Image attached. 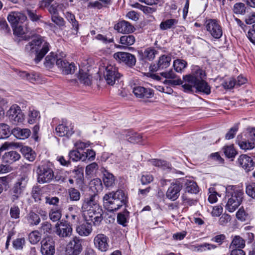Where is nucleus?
Returning <instances> with one entry per match:
<instances>
[{"label":"nucleus","mask_w":255,"mask_h":255,"mask_svg":"<svg viewBox=\"0 0 255 255\" xmlns=\"http://www.w3.org/2000/svg\"><path fill=\"white\" fill-rule=\"evenodd\" d=\"M65 56L64 53H61V58H57L56 65L60 69L62 74H72L74 72L76 66L74 63L68 62L64 58Z\"/></svg>","instance_id":"obj_12"},{"label":"nucleus","mask_w":255,"mask_h":255,"mask_svg":"<svg viewBox=\"0 0 255 255\" xmlns=\"http://www.w3.org/2000/svg\"><path fill=\"white\" fill-rule=\"evenodd\" d=\"M83 240L77 237H74L66 246V255H79L82 251Z\"/></svg>","instance_id":"obj_11"},{"label":"nucleus","mask_w":255,"mask_h":255,"mask_svg":"<svg viewBox=\"0 0 255 255\" xmlns=\"http://www.w3.org/2000/svg\"><path fill=\"white\" fill-rule=\"evenodd\" d=\"M97 196L92 195L85 198L83 202L81 211L85 219L93 222L95 225H98L103 220V210L99 206Z\"/></svg>","instance_id":"obj_1"},{"label":"nucleus","mask_w":255,"mask_h":255,"mask_svg":"<svg viewBox=\"0 0 255 255\" xmlns=\"http://www.w3.org/2000/svg\"><path fill=\"white\" fill-rule=\"evenodd\" d=\"M61 58V54L59 55H55L54 53L51 52L47 55L45 59L44 65L48 68H52L56 63L57 58Z\"/></svg>","instance_id":"obj_34"},{"label":"nucleus","mask_w":255,"mask_h":255,"mask_svg":"<svg viewBox=\"0 0 255 255\" xmlns=\"http://www.w3.org/2000/svg\"><path fill=\"white\" fill-rule=\"evenodd\" d=\"M238 164L247 172L253 170L255 165L252 157L246 154H242L239 157Z\"/></svg>","instance_id":"obj_20"},{"label":"nucleus","mask_w":255,"mask_h":255,"mask_svg":"<svg viewBox=\"0 0 255 255\" xmlns=\"http://www.w3.org/2000/svg\"><path fill=\"white\" fill-rule=\"evenodd\" d=\"M182 188V185L179 182L172 183L166 192L167 198L172 201L176 200L180 195Z\"/></svg>","instance_id":"obj_18"},{"label":"nucleus","mask_w":255,"mask_h":255,"mask_svg":"<svg viewBox=\"0 0 255 255\" xmlns=\"http://www.w3.org/2000/svg\"><path fill=\"white\" fill-rule=\"evenodd\" d=\"M25 244V240L24 238H17L12 242L13 247L15 250H21L23 248Z\"/></svg>","instance_id":"obj_50"},{"label":"nucleus","mask_w":255,"mask_h":255,"mask_svg":"<svg viewBox=\"0 0 255 255\" xmlns=\"http://www.w3.org/2000/svg\"><path fill=\"white\" fill-rule=\"evenodd\" d=\"M82 153H81L77 149L71 150L69 153V157L73 161L82 160Z\"/></svg>","instance_id":"obj_51"},{"label":"nucleus","mask_w":255,"mask_h":255,"mask_svg":"<svg viewBox=\"0 0 255 255\" xmlns=\"http://www.w3.org/2000/svg\"><path fill=\"white\" fill-rule=\"evenodd\" d=\"M246 241L240 236L236 235L233 237L229 246L230 251L234 250H242L245 247Z\"/></svg>","instance_id":"obj_25"},{"label":"nucleus","mask_w":255,"mask_h":255,"mask_svg":"<svg viewBox=\"0 0 255 255\" xmlns=\"http://www.w3.org/2000/svg\"><path fill=\"white\" fill-rule=\"evenodd\" d=\"M61 211L60 209H51L49 213V218L53 222L58 221L61 217Z\"/></svg>","instance_id":"obj_52"},{"label":"nucleus","mask_w":255,"mask_h":255,"mask_svg":"<svg viewBox=\"0 0 255 255\" xmlns=\"http://www.w3.org/2000/svg\"><path fill=\"white\" fill-rule=\"evenodd\" d=\"M238 144L241 149L245 150L252 149L255 147L254 142L251 141L249 139H244L239 141Z\"/></svg>","instance_id":"obj_44"},{"label":"nucleus","mask_w":255,"mask_h":255,"mask_svg":"<svg viewBox=\"0 0 255 255\" xmlns=\"http://www.w3.org/2000/svg\"><path fill=\"white\" fill-rule=\"evenodd\" d=\"M178 23V20L172 18L162 21L160 24V28L162 30L174 28Z\"/></svg>","instance_id":"obj_33"},{"label":"nucleus","mask_w":255,"mask_h":255,"mask_svg":"<svg viewBox=\"0 0 255 255\" xmlns=\"http://www.w3.org/2000/svg\"><path fill=\"white\" fill-rule=\"evenodd\" d=\"M114 28L119 32L128 33L133 31L134 27L128 21L122 20L117 23Z\"/></svg>","instance_id":"obj_23"},{"label":"nucleus","mask_w":255,"mask_h":255,"mask_svg":"<svg viewBox=\"0 0 255 255\" xmlns=\"http://www.w3.org/2000/svg\"><path fill=\"white\" fill-rule=\"evenodd\" d=\"M55 251V244L52 238L48 237L42 240L40 251L43 255H53Z\"/></svg>","instance_id":"obj_15"},{"label":"nucleus","mask_w":255,"mask_h":255,"mask_svg":"<svg viewBox=\"0 0 255 255\" xmlns=\"http://www.w3.org/2000/svg\"><path fill=\"white\" fill-rule=\"evenodd\" d=\"M135 41V38L132 35H125L121 37L120 43L126 46L133 45Z\"/></svg>","instance_id":"obj_40"},{"label":"nucleus","mask_w":255,"mask_h":255,"mask_svg":"<svg viewBox=\"0 0 255 255\" xmlns=\"http://www.w3.org/2000/svg\"><path fill=\"white\" fill-rule=\"evenodd\" d=\"M238 128L239 127L238 124L234 125V126L231 128L229 131L226 133L225 136L226 139H231L233 138L237 132Z\"/></svg>","instance_id":"obj_58"},{"label":"nucleus","mask_w":255,"mask_h":255,"mask_svg":"<svg viewBox=\"0 0 255 255\" xmlns=\"http://www.w3.org/2000/svg\"><path fill=\"white\" fill-rule=\"evenodd\" d=\"M25 220L30 226H36L40 222V219L37 214L31 211L26 216Z\"/></svg>","instance_id":"obj_29"},{"label":"nucleus","mask_w":255,"mask_h":255,"mask_svg":"<svg viewBox=\"0 0 255 255\" xmlns=\"http://www.w3.org/2000/svg\"><path fill=\"white\" fill-rule=\"evenodd\" d=\"M248 215L245 211L243 208H241L239 209L236 213V217L242 222L245 221L248 217Z\"/></svg>","instance_id":"obj_59"},{"label":"nucleus","mask_w":255,"mask_h":255,"mask_svg":"<svg viewBox=\"0 0 255 255\" xmlns=\"http://www.w3.org/2000/svg\"><path fill=\"white\" fill-rule=\"evenodd\" d=\"M37 180L40 183L49 182L54 177L53 171L47 164L39 165L37 169Z\"/></svg>","instance_id":"obj_7"},{"label":"nucleus","mask_w":255,"mask_h":255,"mask_svg":"<svg viewBox=\"0 0 255 255\" xmlns=\"http://www.w3.org/2000/svg\"><path fill=\"white\" fill-rule=\"evenodd\" d=\"M95 158V152L92 149H88L86 152L82 153V161H85L87 159L93 160Z\"/></svg>","instance_id":"obj_53"},{"label":"nucleus","mask_w":255,"mask_h":255,"mask_svg":"<svg viewBox=\"0 0 255 255\" xmlns=\"http://www.w3.org/2000/svg\"><path fill=\"white\" fill-rule=\"evenodd\" d=\"M41 239V235L37 231L31 232L28 236V240L29 242L32 244H37Z\"/></svg>","instance_id":"obj_47"},{"label":"nucleus","mask_w":255,"mask_h":255,"mask_svg":"<svg viewBox=\"0 0 255 255\" xmlns=\"http://www.w3.org/2000/svg\"><path fill=\"white\" fill-rule=\"evenodd\" d=\"M9 214L12 218L14 219H18L20 216V209L18 206L13 205L10 209Z\"/></svg>","instance_id":"obj_55"},{"label":"nucleus","mask_w":255,"mask_h":255,"mask_svg":"<svg viewBox=\"0 0 255 255\" xmlns=\"http://www.w3.org/2000/svg\"><path fill=\"white\" fill-rule=\"evenodd\" d=\"M66 6L63 4H59V3H54L48 6V11L52 15L58 14L60 11H62Z\"/></svg>","instance_id":"obj_38"},{"label":"nucleus","mask_w":255,"mask_h":255,"mask_svg":"<svg viewBox=\"0 0 255 255\" xmlns=\"http://www.w3.org/2000/svg\"><path fill=\"white\" fill-rule=\"evenodd\" d=\"M57 135L59 136H69L72 135L74 131L72 128H69L64 124L59 125L55 129Z\"/></svg>","instance_id":"obj_28"},{"label":"nucleus","mask_w":255,"mask_h":255,"mask_svg":"<svg viewBox=\"0 0 255 255\" xmlns=\"http://www.w3.org/2000/svg\"><path fill=\"white\" fill-rule=\"evenodd\" d=\"M227 203L225 208L229 212H234L241 204L244 197L243 189L237 186L229 185L226 187Z\"/></svg>","instance_id":"obj_3"},{"label":"nucleus","mask_w":255,"mask_h":255,"mask_svg":"<svg viewBox=\"0 0 255 255\" xmlns=\"http://www.w3.org/2000/svg\"><path fill=\"white\" fill-rule=\"evenodd\" d=\"M98 165L96 162H93L87 166L86 168V173L89 175L98 170Z\"/></svg>","instance_id":"obj_64"},{"label":"nucleus","mask_w":255,"mask_h":255,"mask_svg":"<svg viewBox=\"0 0 255 255\" xmlns=\"http://www.w3.org/2000/svg\"><path fill=\"white\" fill-rule=\"evenodd\" d=\"M187 65V62L182 59H176L173 62V67L177 72H181L183 69L186 67Z\"/></svg>","instance_id":"obj_43"},{"label":"nucleus","mask_w":255,"mask_h":255,"mask_svg":"<svg viewBox=\"0 0 255 255\" xmlns=\"http://www.w3.org/2000/svg\"><path fill=\"white\" fill-rule=\"evenodd\" d=\"M26 51L36 54L34 61L39 63L49 50V44L41 37L37 36L25 46Z\"/></svg>","instance_id":"obj_4"},{"label":"nucleus","mask_w":255,"mask_h":255,"mask_svg":"<svg viewBox=\"0 0 255 255\" xmlns=\"http://www.w3.org/2000/svg\"><path fill=\"white\" fill-rule=\"evenodd\" d=\"M157 54V51L153 48L148 47L145 49L143 53V56L144 58L149 60H152Z\"/></svg>","instance_id":"obj_45"},{"label":"nucleus","mask_w":255,"mask_h":255,"mask_svg":"<svg viewBox=\"0 0 255 255\" xmlns=\"http://www.w3.org/2000/svg\"><path fill=\"white\" fill-rule=\"evenodd\" d=\"M13 33L18 36L23 35V34H27L30 32V28L27 27L26 23H19L12 27Z\"/></svg>","instance_id":"obj_30"},{"label":"nucleus","mask_w":255,"mask_h":255,"mask_svg":"<svg viewBox=\"0 0 255 255\" xmlns=\"http://www.w3.org/2000/svg\"><path fill=\"white\" fill-rule=\"evenodd\" d=\"M51 20L59 26L64 25L65 22L63 18L59 16L58 14L51 15Z\"/></svg>","instance_id":"obj_63"},{"label":"nucleus","mask_w":255,"mask_h":255,"mask_svg":"<svg viewBox=\"0 0 255 255\" xmlns=\"http://www.w3.org/2000/svg\"><path fill=\"white\" fill-rule=\"evenodd\" d=\"M56 233L60 237L66 238L71 236L72 228L69 223L66 222L57 223L55 226Z\"/></svg>","instance_id":"obj_16"},{"label":"nucleus","mask_w":255,"mask_h":255,"mask_svg":"<svg viewBox=\"0 0 255 255\" xmlns=\"http://www.w3.org/2000/svg\"><path fill=\"white\" fill-rule=\"evenodd\" d=\"M11 133L18 139H25L30 135L31 132L30 130L28 128H21L17 127L14 128L11 130Z\"/></svg>","instance_id":"obj_26"},{"label":"nucleus","mask_w":255,"mask_h":255,"mask_svg":"<svg viewBox=\"0 0 255 255\" xmlns=\"http://www.w3.org/2000/svg\"><path fill=\"white\" fill-rule=\"evenodd\" d=\"M68 194L69 198L71 201H79L81 197V194L79 191L73 188L68 189Z\"/></svg>","instance_id":"obj_46"},{"label":"nucleus","mask_w":255,"mask_h":255,"mask_svg":"<svg viewBox=\"0 0 255 255\" xmlns=\"http://www.w3.org/2000/svg\"><path fill=\"white\" fill-rule=\"evenodd\" d=\"M40 115L38 111L34 109H30L27 114V122L29 124H34L39 121Z\"/></svg>","instance_id":"obj_32"},{"label":"nucleus","mask_w":255,"mask_h":255,"mask_svg":"<svg viewBox=\"0 0 255 255\" xmlns=\"http://www.w3.org/2000/svg\"><path fill=\"white\" fill-rule=\"evenodd\" d=\"M78 78L80 82L85 85H90L91 83V76L87 72H84L83 70H79Z\"/></svg>","instance_id":"obj_39"},{"label":"nucleus","mask_w":255,"mask_h":255,"mask_svg":"<svg viewBox=\"0 0 255 255\" xmlns=\"http://www.w3.org/2000/svg\"><path fill=\"white\" fill-rule=\"evenodd\" d=\"M66 18L72 24V27L77 32L78 29V22L76 20L75 16L69 12H66L65 13Z\"/></svg>","instance_id":"obj_48"},{"label":"nucleus","mask_w":255,"mask_h":255,"mask_svg":"<svg viewBox=\"0 0 255 255\" xmlns=\"http://www.w3.org/2000/svg\"><path fill=\"white\" fill-rule=\"evenodd\" d=\"M199 76V74H197V70L195 73L184 76L183 81L180 79H178L170 80L169 82L173 85H182L185 92H191L193 88L196 87Z\"/></svg>","instance_id":"obj_5"},{"label":"nucleus","mask_w":255,"mask_h":255,"mask_svg":"<svg viewBox=\"0 0 255 255\" xmlns=\"http://www.w3.org/2000/svg\"><path fill=\"white\" fill-rule=\"evenodd\" d=\"M7 115L11 123L14 125L21 124L24 120V115L20 108L13 105L7 112Z\"/></svg>","instance_id":"obj_9"},{"label":"nucleus","mask_w":255,"mask_h":255,"mask_svg":"<svg viewBox=\"0 0 255 255\" xmlns=\"http://www.w3.org/2000/svg\"><path fill=\"white\" fill-rule=\"evenodd\" d=\"M149 163L155 166L162 167L164 169L171 168L169 164L165 161L153 159L150 160Z\"/></svg>","instance_id":"obj_49"},{"label":"nucleus","mask_w":255,"mask_h":255,"mask_svg":"<svg viewBox=\"0 0 255 255\" xmlns=\"http://www.w3.org/2000/svg\"><path fill=\"white\" fill-rule=\"evenodd\" d=\"M28 178L22 176L19 178L10 190L11 200L15 201L23 194L28 183Z\"/></svg>","instance_id":"obj_6"},{"label":"nucleus","mask_w":255,"mask_h":255,"mask_svg":"<svg viewBox=\"0 0 255 255\" xmlns=\"http://www.w3.org/2000/svg\"><path fill=\"white\" fill-rule=\"evenodd\" d=\"M223 149L225 155L229 158H234L237 153L233 145L225 146Z\"/></svg>","instance_id":"obj_41"},{"label":"nucleus","mask_w":255,"mask_h":255,"mask_svg":"<svg viewBox=\"0 0 255 255\" xmlns=\"http://www.w3.org/2000/svg\"><path fill=\"white\" fill-rule=\"evenodd\" d=\"M171 58L169 55H163L159 57L157 65L150 66L151 71H156L159 69L167 68L170 64Z\"/></svg>","instance_id":"obj_21"},{"label":"nucleus","mask_w":255,"mask_h":255,"mask_svg":"<svg viewBox=\"0 0 255 255\" xmlns=\"http://www.w3.org/2000/svg\"><path fill=\"white\" fill-rule=\"evenodd\" d=\"M132 93L137 98L148 99L152 98L154 93L149 88H145L141 86H136L133 88Z\"/></svg>","instance_id":"obj_19"},{"label":"nucleus","mask_w":255,"mask_h":255,"mask_svg":"<svg viewBox=\"0 0 255 255\" xmlns=\"http://www.w3.org/2000/svg\"><path fill=\"white\" fill-rule=\"evenodd\" d=\"M186 192L190 193L197 194L199 189L196 183L193 180H186L184 184Z\"/></svg>","instance_id":"obj_31"},{"label":"nucleus","mask_w":255,"mask_h":255,"mask_svg":"<svg viewBox=\"0 0 255 255\" xmlns=\"http://www.w3.org/2000/svg\"><path fill=\"white\" fill-rule=\"evenodd\" d=\"M217 248V246L213 244L204 243L198 247V251L203 252L206 250H214Z\"/></svg>","instance_id":"obj_60"},{"label":"nucleus","mask_w":255,"mask_h":255,"mask_svg":"<svg viewBox=\"0 0 255 255\" xmlns=\"http://www.w3.org/2000/svg\"><path fill=\"white\" fill-rule=\"evenodd\" d=\"M114 58L120 63H124L129 67L135 65L136 58L131 53L125 52H118L114 54Z\"/></svg>","instance_id":"obj_13"},{"label":"nucleus","mask_w":255,"mask_h":255,"mask_svg":"<svg viewBox=\"0 0 255 255\" xmlns=\"http://www.w3.org/2000/svg\"><path fill=\"white\" fill-rule=\"evenodd\" d=\"M234 13L236 14H243L246 11V7L244 3L239 2L236 3L233 9Z\"/></svg>","instance_id":"obj_54"},{"label":"nucleus","mask_w":255,"mask_h":255,"mask_svg":"<svg viewBox=\"0 0 255 255\" xmlns=\"http://www.w3.org/2000/svg\"><path fill=\"white\" fill-rule=\"evenodd\" d=\"M92 225L88 222H84L76 228L77 233L81 236H88L92 233Z\"/></svg>","instance_id":"obj_27"},{"label":"nucleus","mask_w":255,"mask_h":255,"mask_svg":"<svg viewBox=\"0 0 255 255\" xmlns=\"http://www.w3.org/2000/svg\"><path fill=\"white\" fill-rule=\"evenodd\" d=\"M205 25L207 31L213 38L219 39L222 36V27L216 19H207L205 21Z\"/></svg>","instance_id":"obj_10"},{"label":"nucleus","mask_w":255,"mask_h":255,"mask_svg":"<svg viewBox=\"0 0 255 255\" xmlns=\"http://www.w3.org/2000/svg\"><path fill=\"white\" fill-rule=\"evenodd\" d=\"M103 182L107 187L113 186L115 184V178L114 176L107 171L104 172Z\"/></svg>","instance_id":"obj_36"},{"label":"nucleus","mask_w":255,"mask_h":255,"mask_svg":"<svg viewBox=\"0 0 255 255\" xmlns=\"http://www.w3.org/2000/svg\"><path fill=\"white\" fill-rule=\"evenodd\" d=\"M104 77L108 84L113 85L116 84V81H119L121 75L117 67L114 65L109 64L105 68Z\"/></svg>","instance_id":"obj_8"},{"label":"nucleus","mask_w":255,"mask_h":255,"mask_svg":"<svg viewBox=\"0 0 255 255\" xmlns=\"http://www.w3.org/2000/svg\"><path fill=\"white\" fill-rule=\"evenodd\" d=\"M209 197L208 201L211 203H214L217 201V197L218 195L217 192L214 190L213 188H210L209 189Z\"/></svg>","instance_id":"obj_57"},{"label":"nucleus","mask_w":255,"mask_h":255,"mask_svg":"<svg viewBox=\"0 0 255 255\" xmlns=\"http://www.w3.org/2000/svg\"><path fill=\"white\" fill-rule=\"evenodd\" d=\"M246 193L249 196L255 198V183H252L247 186Z\"/></svg>","instance_id":"obj_62"},{"label":"nucleus","mask_w":255,"mask_h":255,"mask_svg":"<svg viewBox=\"0 0 255 255\" xmlns=\"http://www.w3.org/2000/svg\"><path fill=\"white\" fill-rule=\"evenodd\" d=\"M10 134L9 126L5 124H0V139L6 138Z\"/></svg>","instance_id":"obj_42"},{"label":"nucleus","mask_w":255,"mask_h":255,"mask_svg":"<svg viewBox=\"0 0 255 255\" xmlns=\"http://www.w3.org/2000/svg\"><path fill=\"white\" fill-rule=\"evenodd\" d=\"M127 201V195L122 190L109 192L103 197L104 206L110 212L117 211L125 205Z\"/></svg>","instance_id":"obj_2"},{"label":"nucleus","mask_w":255,"mask_h":255,"mask_svg":"<svg viewBox=\"0 0 255 255\" xmlns=\"http://www.w3.org/2000/svg\"><path fill=\"white\" fill-rule=\"evenodd\" d=\"M94 244L97 250L106 252L110 247L109 239L103 234H98L94 238Z\"/></svg>","instance_id":"obj_14"},{"label":"nucleus","mask_w":255,"mask_h":255,"mask_svg":"<svg viewBox=\"0 0 255 255\" xmlns=\"http://www.w3.org/2000/svg\"><path fill=\"white\" fill-rule=\"evenodd\" d=\"M78 207L77 206H70L68 208V212L66 215V218L69 223L74 224L79 220Z\"/></svg>","instance_id":"obj_24"},{"label":"nucleus","mask_w":255,"mask_h":255,"mask_svg":"<svg viewBox=\"0 0 255 255\" xmlns=\"http://www.w3.org/2000/svg\"><path fill=\"white\" fill-rule=\"evenodd\" d=\"M26 18V16L24 14L18 12H11L7 16V19L11 23L12 27L19 23H23Z\"/></svg>","instance_id":"obj_22"},{"label":"nucleus","mask_w":255,"mask_h":255,"mask_svg":"<svg viewBox=\"0 0 255 255\" xmlns=\"http://www.w3.org/2000/svg\"><path fill=\"white\" fill-rule=\"evenodd\" d=\"M142 136L136 133H130L128 135H127V140L129 142L135 143L139 142L140 141Z\"/></svg>","instance_id":"obj_56"},{"label":"nucleus","mask_w":255,"mask_h":255,"mask_svg":"<svg viewBox=\"0 0 255 255\" xmlns=\"http://www.w3.org/2000/svg\"><path fill=\"white\" fill-rule=\"evenodd\" d=\"M71 177L75 179L77 184H79L82 182L84 178L83 169L82 168H77L71 172Z\"/></svg>","instance_id":"obj_37"},{"label":"nucleus","mask_w":255,"mask_h":255,"mask_svg":"<svg viewBox=\"0 0 255 255\" xmlns=\"http://www.w3.org/2000/svg\"><path fill=\"white\" fill-rule=\"evenodd\" d=\"M20 158V154L15 151H10L6 152L3 156V159L6 162L11 163L17 160H18Z\"/></svg>","instance_id":"obj_35"},{"label":"nucleus","mask_w":255,"mask_h":255,"mask_svg":"<svg viewBox=\"0 0 255 255\" xmlns=\"http://www.w3.org/2000/svg\"><path fill=\"white\" fill-rule=\"evenodd\" d=\"M236 84V81L234 78H230L228 80L224 81L222 86L225 89H231L234 88Z\"/></svg>","instance_id":"obj_61"},{"label":"nucleus","mask_w":255,"mask_h":255,"mask_svg":"<svg viewBox=\"0 0 255 255\" xmlns=\"http://www.w3.org/2000/svg\"><path fill=\"white\" fill-rule=\"evenodd\" d=\"M197 74H199L198 82L196 85V89L199 92H203L206 94H209L211 92L210 87L207 83L203 80L205 76V72L200 69H197Z\"/></svg>","instance_id":"obj_17"}]
</instances>
